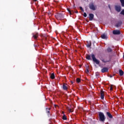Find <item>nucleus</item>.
<instances>
[{
  "instance_id": "f257e3e1",
  "label": "nucleus",
  "mask_w": 124,
  "mask_h": 124,
  "mask_svg": "<svg viewBox=\"0 0 124 124\" xmlns=\"http://www.w3.org/2000/svg\"><path fill=\"white\" fill-rule=\"evenodd\" d=\"M99 59L102 62H104V63H106L107 62H111V57H108L107 56H105L104 57L103 56H99Z\"/></svg>"
},
{
  "instance_id": "f03ea898",
  "label": "nucleus",
  "mask_w": 124,
  "mask_h": 124,
  "mask_svg": "<svg viewBox=\"0 0 124 124\" xmlns=\"http://www.w3.org/2000/svg\"><path fill=\"white\" fill-rule=\"evenodd\" d=\"M99 118L100 122H104L105 121V115L103 112H99Z\"/></svg>"
},
{
  "instance_id": "7ed1b4c3",
  "label": "nucleus",
  "mask_w": 124,
  "mask_h": 124,
  "mask_svg": "<svg viewBox=\"0 0 124 124\" xmlns=\"http://www.w3.org/2000/svg\"><path fill=\"white\" fill-rule=\"evenodd\" d=\"M93 62H95L96 64H99L100 62L99 60H97L96 58H95V56H94V54H92L91 56Z\"/></svg>"
},
{
  "instance_id": "20e7f679",
  "label": "nucleus",
  "mask_w": 124,
  "mask_h": 124,
  "mask_svg": "<svg viewBox=\"0 0 124 124\" xmlns=\"http://www.w3.org/2000/svg\"><path fill=\"white\" fill-rule=\"evenodd\" d=\"M112 33L114 35H119L121 34V31L119 30H114L113 31Z\"/></svg>"
},
{
  "instance_id": "39448f33",
  "label": "nucleus",
  "mask_w": 124,
  "mask_h": 124,
  "mask_svg": "<svg viewBox=\"0 0 124 124\" xmlns=\"http://www.w3.org/2000/svg\"><path fill=\"white\" fill-rule=\"evenodd\" d=\"M89 8L90 9H91V10H93V11L95 10V6L93 4V3L92 2L89 4Z\"/></svg>"
},
{
  "instance_id": "423d86ee",
  "label": "nucleus",
  "mask_w": 124,
  "mask_h": 124,
  "mask_svg": "<svg viewBox=\"0 0 124 124\" xmlns=\"http://www.w3.org/2000/svg\"><path fill=\"white\" fill-rule=\"evenodd\" d=\"M115 9L117 12H121L122 7H121V5H115Z\"/></svg>"
},
{
  "instance_id": "0eeeda50",
  "label": "nucleus",
  "mask_w": 124,
  "mask_h": 124,
  "mask_svg": "<svg viewBox=\"0 0 124 124\" xmlns=\"http://www.w3.org/2000/svg\"><path fill=\"white\" fill-rule=\"evenodd\" d=\"M86 46L87 47V48H90V49H91L92 42L91 41L87 42Z\"/></svg>"
},
{
  "instance_id": "6e6552de",
  "label": "nucleus",
  "mask_w": 124,
  "mask_h": 124,
  "mask_svg": "<svg viewBox=\"0 0 124 124\" xmlns=\"http://www.w3.org/2000/svg\"><path fill=\"white\" fill-rule=\"evenodd\" d=\"M100 97L101 99H104V92L102 90H100Z\"/></svg>"
},
{
  "instance_id": "1a4fd4ad",
  "label": "nucleus",
  "mask_w": 124,
  "mask_h": 124,
  "mask_svg": "<svg viewBox=\"0 0 124 124\" xmlns=\"http://www.w3.org/2000/svg\"><path fill=\"white\" fill-rule=\"evenodd\" d=\"M122 24H123L122 21H118L115 25V27H116V28H119V27H121L122 26Z\"/></svg>"
},
{
  "instance_id": "9d476101",
  "label": "nucleus",
  "mask_w": 124,
  "mask_h": 124,
  "mask_svg": "<svg viewBox=\"0 0 124 124\" xmlns=\"http://www.w3.org/2000/svg\"><path fill=\"white\" fill-rule=\"evenodd\" d=\"M101 72H102V73H105V72H108V68L104 67L103 69H101Z\"/></svg>"
},
{
  "instance_id": "9b49d317",
  "label": "nucleus",
  "mask_w": 124,
  "mask_h": 124,
  "mask_svg": "<svg viewBox=\"0 0 124 124\" xmlns=\"http://www.w3.org/2000/svg\"><path fill=\"white\" fill-rule=\"evenodd\" d=\"M93 17H94V16L93 14H89L90 21H93Z\"/></svg>"
},
{
  "instance_id": "f8f14e48",
  "label": "nucleus",
  "mask_w": 124,
  "mask_h": 124,
  "mask_svg": "<svg viewBox=\"0 0 124 124\" xmlns=\"http://www.w3.org/2000/svg\"><path fill=\"white\" fill-rule=\"evenodd\" d=\"M106 115H107V116H108V118H109V119H113V116L112 115V114H111L110 113V112H106Z\"/></svg>"
},
{
  "instance_id": "ddd939ff",
  "label": "nucleus",
  "mask_w": 124,
  "mask_h": 124,
  "mask_svg": "<svg viewBox=\"0 0 124 124\" xmlns=\"http://www.w3.org/2000/svg\"><path fill=\"white\" fill-rule=\"evenodd\" d=\"M66 84L65 83H63V85H62V88L63 90H64V91H67V90H68V88L67 86H66Z\"/></svg>"
},
{
  "instance_id": "4468645a",
  "label": "nucleus",
  "mask_w": 124,
  "mask_h": 124,
  "mask_svg": "<svg viewBox=\"0 0 124 124\" xmlns=\"http://www.w3.org/2000/svg\"><path fill=\"white\" fill-rule=\"evenodd\" d=\"M46 113L49 116V115H50V110H51V108H46Z\"/></svg>"
},
{
  "instance_id": "2eb2a0df",
  "label": "nucleus",
  "mask_w": 124,
  "mask_h": 124,
  "mask_svg": "<svg viewBox=\"0 0 124 124\" xmlns=\"http://www.w3.org/2000/svg\"><path fill=\"white\" fill-rule=\"evenodd\" d=\"M33 37L34 38V39H37V38L38 37V33H36L35 34H33Z\"/></svg>"
},
{
  "instance_id": "dca6fc26",
  "label": "nucleus",
  "mask_w": 124,
  "mask_h": 124,
  "mask_svg": "<svg viewBox=\"0 0 124 124\" xmlns=\"http://www.w3.org/2000/svg\"><path fill=\"white\" fill-rule=\"evenodd\" d=\"M101 38L102 39H107V36L105 34H103L101 35Z\"/></svg>"
},
{
  "instance_id": "f3484780",
  "label": "nucleus",
  "mask_w": 124,
  "mask_h": 124,
  "mask_svg": "<svg viewBox=\"0 0 124 124\" xmlns=\"http://www.w3.org/2000/svg\"><path fill=\"white\" fill-rule=\"evenodd\" d=\"M119 75L120 76H123L124 75V71L122 70H119Z\"/></svg>"
},
{
  "instance_id": "a211bd4d",
  "label": "nucleus",
  "mask_w": 124,
  "mask_h": 124,
  "mask_svg": "<svg viewBox=\"0 0 124 124\" xmlns=\"http://www.w3.org/2000/svg\"><path fill=\"white\" fill-rule=\"evenodd\" d=\"M50 78L52 80H53V79H55V74H54V73L51 74V75H50Z\"/></svg>"
},
{
  "instance_id": "6ab92c4d",
  "label": "nucleus",
  "mask_w": 124,
  "mask_h": 124,
  "mask_svg": "<svg viewBox=\"0 0 124 124\" xmlns=\"http://www.w3.org/2000/svg\"><path fill=\"white\" fill-rule=\"evenodd\" d=\"M86 58L87 60H88L89 61H90V60H92V59H91V55H87L86 56Z\"/></svg>"
},
{
  "instance_id": "aec40b11",
  "label": "nucleus",
  "mask_w": 124,
  "mask_h": 124,
  "mask_svg": "<svg viewBox=\"0 0 124 124\" xmlns=\"http://www.w3.org/2000/svg\"><path fill=\"white\" fill-rule=\"evenodd\" d=\"M107 51L108 52V53H111V52H112V48L108 47L107 48Z\"/></svg>"
},
{
  "instance_id": "412c9836",
  "label": "nucleus",
  "mask_w": 124,
  "mask_h": 124,
  "mask_svg": "<svg viewBox=\"0 0 124 124\" xmlns=\"http://www.w3.org/2000/svg\"><path fill=\"white\" fill-rule=\"evenodd\" d=\"M67 109L70 113H71V112H73V111H72V109L71 108H69V107H67Z\"/></svg>"
},
{
  "instance_id": "4be33fe9",
  "label": "nucleus",
  "mask_w": 124,
  "mask_h": 124,
  "mask_svg": "<svg viewBox=\"0 0 124 124\" xmlns=\"http://www.w3.org/2000/svg\"><path fill=\"white\" fill-rule=\"evenodd\" d=\"M121 2L122 6L124 7V0H120Z\"/></svg>"
},
{
  "instance_id": "5701e85b",
  "label": "nucleus",
  "mask_w": 124,
  "mask_h": 124,
  "mask_svg": "<svg viewBox=\"0 0 124 124\" xmlns=\"http://www.w3.org/2000/svg\"><path fill=\"white\" fill-rule=\"evenodd\" d=\"M62 120H63L64 121L65 120H67V118H66V116L64 114L62 116Z\"/></svg>"
},
{
  "instance_id": "b1692460",
  "label": "nucleus",
  "mask_w": 124,
  "mask_h": 124,
  "mask_svg": "<svg viewBox=\"0 0 124 124\" xmlns=\"http://www.w3.org/2000/svg\"><path fill=\"white\" fill-rule=\"evenodd\" d=\"M76 80L77 83H80V82L81 81V79L79 78H77Z\"/></svg>"
},
{
  "instance_id": "393cba45",
  "label": "nucleus",
  "mask_w": 124,
  "mask_h": 124,
  "mask_svg": "<svg viewBox=\"0 0 124 124\" xmlns=\"http://www.w3.org/2000/svg\"><path fill=\"white\" fill-rule=\"evenodd\" d=\"M120 14H121V15H124V9L121 12Z\"/></svg>"
},
{
  "instance_id": "a878e982",
  "label": "nucleus",
  "mask_w": 124,
  "mask_h": 124,
  "mask_svg": "<svg viewBox=\"0 0 124 124\" xmlns=\"http://www.w3.org/2000/svg\"><path fill=\"white\" fill-rule=\"evenodd\" d=\"M67 10L71 15H72V12H71V11L69 9H67Z\"/></svg>"
},
{
  "instance_id": "bb28decb",
  "label": "nucleus",
  "mask_w": 124,
  "mask_h": 124,
  "mask_svg": "<svg viewBox=\"0 0 124 124\" xmlns=\"http://www.w3.org/2000/svg\"><path fill=\"white\" fill-rule=\"evenodd\" d=\"M67 10L71 15H72V12H71V11L69 9H67Z\"/></svg>"
},
{
  "instance_id": "cd10ccee",
  "label": "nucleus",
  "mask_w": 124,
  "mask_h": 124,
  "mask_svg": "<svg viewBox=\"0 0 124 124\" xmlns=\"http://www.w3.org/2000/svg\"><path fill=\"white\" fill-rule=\"evenodd\" d=\"M79 9H80V10H81L82 12H84V9H83L81 6L79 7Z\"/></svg>"
},
{
  "instance_id": "c85d7f7f",
  "label": "nucleus",
  "mask_w": 124,
  "mask_h": 124,
  "mask_svg": "<svg viewBox=\"0 0 124 124\" xmlns=\"http://www.w3.org/2000/svg\"><path fill=\"white\" fill-rule=\"evenodd\" d=\"M86 72H87V73H89V67H87L86 68Z\"/></svg>"
},
{
  "instance_id": "c756f323",
  "label": "nucleus",
  "mask_w": 124,
  "mask_h": 124,
  "mask_svg": "<svg viewBox=\"0 0 124 124\" xmlns=\"http://www.w3.org/2000/svg\"><path fill=\"white\" fill-rule=\"evenodd\" d=\"M83 16L84 17H87V13H84Z\"/></svg>"
},
{
  "instance_id": "7c9ffc66",
  "label": "nucleus",
  "mask_w": 124,
  "mask_h": 124,
  "mask_svg": "<svg viewBox=\"0 0 124 124\" xmlns=\"http://www.w3.org/2000/svg\"><path fill=\"white\" fill-rule=\"evenodd\" d=\"M109 90L110 91H113V87L110 86Z\"/></svg>"
},
{
  "instance_id": "2f4dec72",
  "label": "nucleus",
  "mask_w": 124,
  "mask_h": 124,
  "mask_svg": "<svg viewBox=\"0 0 124 124\" xmlns=\"http://www.w3.org/2000/svg\"><path fill=\"white\" fill-rule=\"evenodd\" d=\"M108 8L111 10V7H110V5H108Z\"/></svg>"
},
{
  "instance_id": "473e14b6",
  "label": "nucleus",
  "mask_w": 124,
  "mask_h": 124,
  "mask_svg": "<svg viewBox=\"0 0 124 124\" xmlns=\"http://www.w3.org/2000/svg\"><path fill=\"white\" fill-rule=\"evenodd\" d=\"M33 0V1H37V0Z\"/></svg>"
},
{
  "instance_id": "72a5a7b5",
  "label": "nucleus",
  "mask_w": 124,
  "mask_h": 124,
  "mask_svg": "<svg viewBox=\"0 0 124 124\" xmlns=\"http://www.w3.org/2000/svg\"><path fill=\"white\" fill-rule=\"evenodd\" d=\"M54 106H55V107H58V106L57 105H55Z\"/></svg>"
},
{
  "instance_id": "f704fd0d",
  "label": "nucleus",
  "mask_w": 124,
  "mask_h": 124,
  "mask_svg": "<svg viewBox=\"0 0 124 124\" xmlns=\"http://www.w3.org/2000/svg\"><path fill=\"white\" fill-rule=\"evenodd\" d=\"M75 13H78V11H76L75 12Z\"/></svg>"
},
{
  "instance_id": "c9c22d12",
  "label": "nucleus",
  "mask_w": 124,
  "mask_h": 124,
  "mask_svg": "<svg viewBox=\"0 0 124 124\" xmlns=\"http://www.w3.org/2000/svg\"><path fill=\"white\" fill-rule=\"evenodd\" d=\"M96 76H97V77H98V74H96Z\"/></svg>"
},
{
  "instance_id": "e433bc0d",
  "label": "nucleus",
  "mask_w": 124,
  "mask_h": 124,
  "mask_svg": "<svg viewBox=\"0 0 124 124\" xmlns=\"http://www.w3.org/2000/svg\"><path fill=\"white\" fill-rule=\"evenodd\" d=\"M123 59H124V55H123Z\"/></svg>"
},
{
  "instance_id": "4c0bfd02",
  "label": "nucleus",
  "mask_w": 124,
  "mask_h": 124,
  "mask_svg": "<svg viewBox=\"0 0 124 124\" xmlns=\"http://www.w3.org/2000/svg\"><path fill=\"white\" fill-rule=\"evenodd\" d=\"M110 77L112 78V76H110Z\"/></svg>"
}]
</instances>
